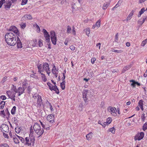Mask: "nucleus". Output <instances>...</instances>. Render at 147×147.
Returning a JSON list of instances; mask_svg holds the SVG:
<instances>
[{
    "instance_id": "dca6fc26",
    "label": "nucleus",
    "mask_w": 147,
    "mask_h": 147,
    "mask_svg": "<svg viewBox=\"0 0 147 147\" xmlns=\"http://www.w3.org/2000/svg\"><path fill=\"white\" fill-rule=\"evenodd\" d=\"M37 67L38 69V72L40 73H41V72H43L45 70L43 65L41 64L37 65Z\"/></svg>"
},
{
    "instance_id": "6e6d98bb",
    "label": "nucleus",
    "mask_w": 147,
    "mask_h": 147,
    "mask_svg": "<svg viewBox=\"0 0 147 147\" xmlns=\"http://www.w3.org/2000/svg\"><path fill=\"white\" fill-rule=\"evenodd\" d=\"M141 118L142 121H144L145 118V114L144 113H143L142 114Z\"/></svg>"
},
{
    "instance_id": "cd10ccee",
    "label": "nucleus",
    "mask_w": 147,
    "mask_h": 147,
    "mask_svg": "<svg viewBox=\"0 0 147 147\" xmlns=\"http://www.w3.org/2000/svg\"><path fill=\"white\" fill-rule=\"evenodd\" d=\"M50 126L46 124V123H45V127H43V128L45 129L46 130H49L50 129Z\"/></svg>"
},
{
    "instance_id": "c03bdc74",
    "label": "nucleus",
    "mask_w": 147,
    "mask_h": 147,
    "mask_svg": "<svg viewBox=\"0 0 147 147\" xmlns=\"http://www.w3.org/2000/svg\"><path fill=\"white\" fill-rule=\"evenodd\" d=\"M20 25L21 26V28L22 29L24 28L26 26V23H21Z\"/></svg>"
},
{
    "instance_id": "2eb2a0df",
    "label": "nucleus",
    "mask_w": 147,
    "mask_h": 147,
    "mask_svg": "<svg viewBox=\"0 0 147 147\" xmlns=\"http://www.w3.org/2000/svg\"><path fill=\"white\" fill-rule=\"evenodd\" d=\"M25 89L22 87H19L17 91L18 92V96H20L24 92Z\"/></svg>"
},
{
    "instance_id": "aec40b11",
    "label": "nucleus",
    "mask_w": 147,
    "mask_h": 147,
    "mask_svg": "<svg viewBox=\"0 0 147 147\" xmlns=\"http://www.w3.org/2000/svg\"><path fill=\"white\" fill-rule=\"evenodd\" d=\"M6 2L7 5H5V8L6 9L9 8L11 5V2L9 1H6Z\"/></svg>"
},
{
    "instance_id": "423d86ee",
    "label": "nucleus",
    "mask_w": 147,
    "mask_h": 147,
    "mask_svg": "<svg viewBox=\"0 0 147 147\" xmlns=\"http://www.w3.org/2000/svg\"><path fill=\"white\" fill-rule=\"evenodd\" d=\"M42 32L44 33V36L45 39V41L47 42H50V35L47 30L44 29L42 30Z\"/></svg>"
},
{
    "instance_id": "bb28decb",
    "label": "nucleus",
    "mask_w": 147,
    "mask_h": 147,
    "mask_svg": "<svg viewBox=\"0 0 147 147\" xmlns=\"http://www.w3.org/2000/svg\"><path fill=\"white\" fill-rule=\"evenodd\" d=\"M65 81H63L61 83L60 86L62 90H64L65 88Z\"/></svg>"
},
{
    "instance_id": "052dcab7",
    "label": "nucleus",
    "mask_w": 147,
    "mask_h": 147,
    "mask_svg": "<svg viewBox=\"0 0 147 147\" xmlns=\"http://www.w3.org/2000/svg\"><path fill=\"white\" fill-rule=\"evenodd\" d=\"M12 121H13L14 122H16V123L18 122V120H17V119L16 117H13L12 118Z\"/></svg>"
},
{
    "instance_id": "13d9d810",
    "label": "nucleus",
    "mask_w": 147,
    "mask_h": 147,
    "mask_svg": "<svg viewBox=\"0 0 147 147\" xmlns=\"http://www.w3.org/2000/svg\"><path fill=\"white\" fill-rule=\"evenodd\" d=\"M0 98L3 100H5L6 99V97L5 95H2L0 96Z\"/></svg>"
},
{
    "instance_id": "20e7f679",
    "label": "nucleus",
    "mask_w": 147,
    "mask_h": 147,
    "mask_svg": "<svg viewBox=\"0 0 147 147\" xmlns=\"http://www.w3.org/2000/svg\"><path fill=\"white\" fill-rule=\"evenodd\" d=\"M16 37L15 34L12 32H10L7 33L5 36V40H6V39L8 40L11 38H13Z\"/></svg>"
},
{
    "instance_id": "603ef678",
    "label": "nucleus",
    "mask_w": 147,
    "mask_h": 147,
    "mask_svg": "<svg viewBox=\"0 0 147 147\" xmlns=\"http://www.w3.org/2000/svg\"><path fill=\"white\" fill-rule=\"evenodd\" d=\"M27 0H22L21 3L22 5H24L26 4L27 2Z\"/></svg>"
},
{
    "instance_id": "5701e85b",
    "label": "nucleus",
    "mask_w": 147,
    "mask_h": 147,
    "mask_svg": "<svg viewBox=\"0 0 147 147\" xmlns=\"http://www.w3.org/2000/svg\"><path fill=\"white\" fill-rule=\"evenodd\" d=\"M145 11V8L144 7L142 8L139 12V14L138 15V17H140L141 15L143 14Z\"/></svg>"
},
{
    "instance_id": "ddd939ff",
    "label": "nucleus",
    "mask_w": 147,
    "mask_h": 147,
    "mask_svg": "<svg viewBox=\"0 0 147 147\" xmlns=\"http://www.w3.org/2000/svg\"><path fill=\"white\" fill-rule=\"evenodd\" d=\"M54 115L51 114L47 116V119L50 123H53L54 122Z\"/></svg>"
},
{
    "instance_id": "4468645a",
    "label": "nucleus",
    "mask_w": 147,
    "mask_h": 147,
    "mask_svg": "<svg viewBox=\"0 0 147 147\" xmlns=\"http://www.w3.org/2000/svg\"><path fill=\"white\" fill-rule=\"evenodd\" d=\"M108 109L109 110H110L111 112V114L112 115L115 116L117 115V114L115 112V111L114 109V108L112 107H109L108 108Z\"/></svg>"
},
{
    "instance_id": "5fc2aeb1",
    "label": "nucleus",
    "mask_w": 147,
    "mask_h": 147,
    "mask_svg": "<svg viewBox=\"0 0 147 147\" xmlns=\"http://www.w3.org/2000/svg\"><path fill=\"white\" fill-rule=\"evenodd\" d=\"M0 147H9V146L7 144H4L1 145Z\"/></svg>"
},
{
    "instance_id": "72a5a7b5",
    "label": "nucleus",
    "mask_w": 147,
    "mask_h": 147,
    "mask_svg": "<svg viewBox=\"0 0 147 147\" xmlns=\"http://www.w3.org/2000/svg\"><path fill=\"white\" fill-rule=\"evenodd\" d=\"M16 106H14L13 107L11 111V113L12 114L14 115L15 114V112L16 111Z\"/></svg>"
},
{
    "instance_id": "a878e982",
    "label": "nucleus",
    "mask_w": 147,
    "mask_h": 147,
    "mask_svg": "<svg viewBox=\"0 0 147 147\" xmlns=\"http://www.w3.org/2000/svg\"><path fill=\"white\" fill-rule=\"evenodd\" d=\"M17 137L18 138L19 140L23 143L24 144V143H25V139L17 135H16Z\"/></svg>"
},
{
    "instance_id": "a18cd8bd",
    "label": "nucleus",
    "mask_w": 147,
    "mask_h": 147,
    "mask_svg": "<svg viewBox=\"0 0 147 147\" xmlns=\"http://www.w3.org/2000/svg\"><path fill=\"white\" fill-rule=\"evenodd\" d=\"M85 31L86 32V34L87 36H89V35L90 33V30L89 28H88L85 30Z\"/></svg>"
},
{
    "instance_id": "7ed1b4c3",
    "label": "nucleus",
    "mask_w": 147,
    "mask_h": 147,
    "mask_svg": "<svg viewBox=\"0 0 147 147\" xmlns=\"http://www.w3.org/2000/svg\"><path fill=\"white\" fill-rule=\"evenodd\" d=\"M16 40V38L15 37L13 38L9 39L8 40L6 39V40L5 41L10 46H14L16 43L17 41Z\"/></svg>"
},
{
    "instance_id": "2f4dec72",
    "label": "nucleus",
    "mask_w": 147,
    "mask_h": 147,
    "mask_svg": "<svg viewBox=\"0 0 147 147\" xmlns=\"http://www.w3.org/2000/svg\"><path fill=\"white\" fill-rule=\"evenodd\" d=\"M67 34L71 33V28L69 26H68L67 27Z\"/></svg>"
},
{
    "instance_id": "6ab92c4d",
    "label": "nucleus",
    "mask_w": 147,
    "mask_h": 147,
    "mask_svg": "<svg viewBox=\"0 0 147 147\" xmlns=\"http://www.w3.org/2000/svg\"><path fill=\"white\" fill-rule=\"evenodd\" d=\"M92 134H93L92 132H90L88 134L86 135V137L87 140H90L92 138Z\"/></svg>"
},
{
    "instance_id": "8fccbe9b",
    "label": "nucleus",
    "mask_w": 147,
    "mask_h": 147,
    "mask_svg": "<svg viewBox=\"0 0 147 147\" xmlns=\"http://www.w3.org/2000/svg\"><path fill=\"white\" fill-rule=\"evenodd\" d=\"M5 112L6 113V115L8 117H9L10 113L8 111V108H6L5 110Z\"/></svg>"
},
{
    "instance_id": "58836bf2",
    "label": "nucleus",
    "mask_w": 147,
    "mask_h": 147,
    "mask_svg": "<svg viewBox=\"0 0 147 147\" xmlns=\"http://www.w3.org/2000/svg\"><path fill=\"white\" fill-rule=\"evenodd\" d=\"M143 130L145 131L147 129V122L145 123L143 126Z\"/></svg>"
},
{
    "instance_id": "69168bd1",
    "label": "nucleus",
    "mask_w": 147,
    "mask_h": 147,
    "mask_svg": "<svg viewBox=\"0 0 147 147\" xmlns=\"http://www.w3.org/2000/svg\"><path fill=\"white\" fill-rule=\"evenodd\" d=\"M31 88L30 86H28V87L27 88V90L28 91V92L29 93H30V91H31Z\"/></svg>"
},
{
    "instance_id": "774afa93",
    "label": "nucleus",
    "mask_w": 147,
    "mask_h": 147,
    "mask_svg": "<svg viewBox=\"0 0 147 147\" xmlns=\"http://www.w3.org/2000/svg\"><path fill=\"white\" fill-rule=\"evenodd\" d=\"M146 20H147V16L143 18L142 24H143Z\"/></svg>"
},
{
    "instance_id": "c9c22d12",
    "label": "nucleus",
    "mask_w": 147,
    "mask_h": 147,
    "mask_svg": "<svg viewBox=\"0 0 147 147\" xmlns=\"http://www.w3.org/2000/svg\"><path fill=\"white\" fill-rule=\"evenodd\" d=\"M20 128L21 127H18L15 128V131L16 133L18 134L20 132L21 130Z\"/></svg>"
},
{
    "instance_id": "680f3d73",
    "label": "nucleus",
    "mask_w": 147,
    "mask_h": 147,
    "mask_svg": "<svg viewBox=\"0 0 147 147\" xmlns=\"http://www.w3.org/2000/svg\"><path fill=\"white\" fill-rule=\"evenodd\" d=\"M1 115H3V117H5L6 116V115L4 113V110H3L1 111Z\"/></svg>"
},
{
    "instance_id": "bf43d9fd",
    "label": "nucleus",
    "mask_w": 147,
    "mask_h": 147,
    "mask_svg": "<svg viewBox=\"0 0 147 147\" xmlns=\"http://www.w3.org/2000/svg\"><path fill=\"white\" fill-rule=\"evenodd\" d=\"M47 85L49 86V89L50 90V88H52V87L53 86V85L50 83L49 82H48L47 83Z\"/></svg>"
},
{
    "instance_id": "6e6552de",
    "label": "nucleus",
    "mask_w": 147,
    "mask_h": 147,
    "mask_svg": "<svg viewBox=\"0 0 147 147\" xmlns=\"http://www.w3.org/2000/svg\"><path fill=\"white\" fill-rule=\"evenodd\" d=\"M144 136V133L143 132H141L140 134H137L136 135L135 137V140H140L143 139Z\"/></svg>"
},
{
    "instance_id": "338daca9",
    "label": "nucleus",
    "mask_w": 147,
    "mask_h": 147,
    "mask_svg": "<svg viewBox=\"0 0 147 147\" xmlns=\"http://www.w3.org/2000/svg\"><path fill=\"white\" fill-rule=\"evenodd\" d=\"M50 90L51 91L53 90L55 91L56 90V88L55 87V85L54 86H53L52 87V88H50Z\"/></svg>"
},
{
    "instance_id": "a19ab883",
    "label": "nucleus",
    "mask_w": 147,
    "mask_h": 147,
    "mask_svg": "<svg viewBox=\"0 0 147 147\" xmlns=\"http://www.w3.org/2000/svg\"><path fill=\"white\" fill-rule=\"evenodd\" d=\"M28 85V83L26 81H24L23 83L22 84V88L25 89L26 88V86Z\"/></svg>"
},
{
    "instance_id": "09e8293b",
    "label": "nucleus",
    "mask_w": 147,
    "mask_h": 147,
    "mask_svg": "<svg viewBox=\"0 0 147 147\" xmlns=\"http://www.w3.org/2000/svg\"><path fill=\"white\" fill-rule=\"evenodd\" d=\"M110 131L112 133L114 134L115 132V129L114 127H113L110 129Z\"/></svg>"
},
{
    "instance_id": "f257e3e1",
    "label": "nucleus",
    "mask_w": 147,
    "mask_h": 147,
    "mask_svg": "<svg viewBox=\"0 0 147 147\" xmlns=\"http://www.w3.org/2000/svg\"><path fill=\"white\" fill-rule=\"evenodd\" d=\"M34 137L32 134H30L29 137H26L25 138L24 145L30 146H33L35 141Z\"/></svg>"
},
{
    "instance_id": "ea45409f",
    "label": "nucleus",
    "mask_w": 147,
    "mask_h": 147,
    "mask_svg": "<svg viewBox=\"0 0 147 147\" xmlns=\"http://www.w3.org/2000/svg\"><path fill=\"white\" fill-rule=\"evenodd\" d=\"M130 67L129 66H126L124 67L123 69L122 72L124 73L126 70L129 69Z\"/></svg>"
},
{
    "instance_id": "7c9ffc66",
    "label": "nucleus",
    "mask_w": 147,
    "mask_h": 147,
    "mask_svg": "<svg viewBox=\"0 0 147 147\" xmlns=\"http://www.w3.org/2000/svg\"><path fill=\"white\" fill-rule=\"evenodd\" d=\"M5 102L4 101H2L0 103V109H2L4 107Z\"/></svg>"
},
{
    "instance_id": "c85d7f7f",
    "label": "nucleus",
    "mask_w": 147,
    "mask_h": 147,
    "mask_svg": "<svg viewBox=\"0 0 147 147\" xmlns=\"http://www.w3.org/2000/svg\"><path fill=\"white\" fill-rule=\"evenodd\" d=\"M41 74L42 75L41 77L43 81L44 82H46L47 80V79L45 75L42 73H41Z\"/></svg>"
},
{
    "instance_id": "4d7b16f0",
    "label": "nucleus",
    "mask_w": 147,
    "mask_h": 147,
    "mask_svg": "<svg viewBox=\"0 0 147 147\" xmlns=\"http://www.w3.org/2000/svg\"><path fill=\"white\" fill-rule=\"evenodd\" d=\"M38 42V45L40 47H41L43 45V43L42 42V40H39Z\"/></svg>"
},
{
    "instance_id": "49530a36",
    "label": "nucleus",
    "mask_w": 147,
    "mask_h": 147,
    "mask_svg": "<svg viewBox=\"0 0 147 147\" xmlns=\"http://www.w3.org/2000/svg\"><path fill=\"white\" fill-rule=\"evenodd\" d=\"M133 16L132 13H130L129 14V15L128 16H127L126 20L127 21L129 20L131 18L132 16Z\"/></svg>"
},
{
    "instance_id": "e2e57ef3",
    "label": "nucleus",
    "mask_w": 147,
    "mask_h": 147,
    "mask_svg": "<svg viewBox=\"0 0 147 147\" xmlns=\"http://www.w3.org/2000/svg\"><path fill=\"white\" fill-rule=\"evenodd\" d=\"M96 60V59L95 58H92L91 60V62L92 64H94V62Z\"/></svg>"
},
{
    "instance_id": "9d476101",
    "label": "nucleus",
    "mask_w": 147,
    "mask_h": 147,
    "mask_svg": "<svg viewBox=\"0 0 147 147\" xmlns=\"http://www.w3.org/2000/svg\"><path fill=\"white\" fill-rule=\"evenodd\" d=\"M88 93V90H84L82 93L83 98L86 103L88 102V98H87V95Z\"/></svg>"
},
{
    "instance_id": "f8f14e48",
    "label": "nucleus",
    "mask_w": 147,
    "mask_h": 147,
    "mask_svg": "<svg viewBox=\"0 0 147 147\" xmlns=\"http://www.w3.org/2000/svg\"><path fill=\"white\" fill-rule=\"evenodd\" d=\"M9 30L11 31L12 32L16 34H18L19 32L18 30L16 27L15 26H11L9 29Z\"/></svg>"
},
{
    "instance_id": "393cba45",
    "label": "nucleus",
    "mask_w": 147,
    "mask_h": 147,
    "mask_svg": "<svg viewBox=\"0 0 147 147\" xmlns=\"http://www.w3.org/2000/svg\"><path fill=\"white\" fill-rule=\"evenodd\" d=\"M51 38L53 44L54 45H56L57 42V37H55L54 38Z\"/></svg>"
},
{
    "instance_id": "1a4fd4ad",
    "label": "nucleus",
    "mask_w": 147,
    "mask_h": 147,
    "mask_svg": "<svg viewBox=\"0 0 147 147\" xmlns=\"http://www.w3.org/2000/svg\"><path fill=\"white\" fill-rule=\"evenodd\" d=\"M43 65L45 70L46 71L47 73L48 74L49 76L50 70L49 69V64L47 63L46 62L44 63Z\"/></svg>"
},
{
    "instance_id": "3c124183",
    "label": "nucleus",
    "mask_w": 147,
    "mask_h": 147,
    "mask_svg": "<svg viewBox=\"0 0 147 147\" xmlns=\"http://www.w3.org/2000/svg\"><path fill=\"white\" fill-rule=\"evenodd\" d=\"M33 127L32 126H31L30 128V134H32L33 135V133H34V131L33 129Z\"/></svg>"
},
{
    "instance_id": "412c9836",
    "label": "nucleus",
    "mask_w": 147,
    "mask_h": 147,
    "mask_svg": "<svg viewBox=\"0 0 147 147\" xmlns=\"http://www.w3.org/2000/svg\"><path fill=\"white\" fill-rule=\"evenodd\" d=\"M143 101L142 100H139V102H138V105L140 106V108L141 109L142 111H143L144 110V108H143Z\"/></svg>"
},
{
    "instance_id": "c756f323",
    "label": "nucleus",
    "mask_w": 147,
    "mask_h": 147,
    "mask_svg": "<svg viewBox=\"0 0 147 147\" xmlns=\"http://www.w3.org/2000/svg\"><path fill=\"white\" fill-rule=\"evenodd\" d=\"M34 27L36 28L38 31V32H39L40 31V29L39 26H38L37 24L35 23L33 25Z\"/></svg>"
},
{
    "instance_id": "f03ea898",
    "label": "nucleus",
    "mask_w": 147,
    "mask_h": 147,
    "mask_svg": "<svg viewBox=\"0 0 147 147\" xmlns=\"http://www.w3.org/2000/svg\"><path fill=\"white\" fill-rule=\"evenodd\" d=\"M33 128L36 133L39 135L38 137V138L43 133L44 131L43 129H41L40 125L37 123H34L33 126Z\"/></svg>"
},
{
    "instance_id": "f3484780",
    "label": "nucleus",
    "mask_w": 147,
    "mask_h": 147,
    "mask_svg": "<svg viewBox=\"0 0 147 147\" xmlns=\"http://www.w3.org/2000/svg\"><path fill=\"white\" fill-rule=\"evenodd\" d=\"M130 82H132V83L131 84V85L134 87H136V85H137L138 86H140V83L136 82L134 80H131L130 81Z\"/></svg>"
},
{
    "instance_id": "a211bd4d",
    "label": "nucleus",
    "mask_w": 147,
    "mask_h": 147,
    "mask_svg": "<svg viewBox=\"0 0 147 147\" xmlns=\"http://www.w3.org/2000/svg\"><path fill=\"white\" fill-rule=\"evenodd\" d=\"M17 41V45L18 48H21L22 47V43L19 38L18 37Z\"/></svg>"
},
{
    "instance_id": "473e14b6",
    "label": "nucleus",
    "mask_w": 147,
    "mask_h": 147,
    "mask_svg": "<svg viewBox=\"0 0 147 147\" xmlns=\"http://www.w3.org/2000/svg\"><path fill=\"white\" fill-rule=\"evenodd\" d=\"M100 20H99L97 21L95 24V26L96 27H97L98 28L100 27Z\"/></svg>"
},
{
    "instance_id": "4c0bfd02",
    "label": "nucleus",
    "mask_w": 147,
    "mask_h": 147,
    "mask_svg": "<svg viewBox=\"0 0 147 147\" xmlns=\"http://www.w3.org/2000/svg\"><path fill=\"white\" fill-rule=\"evenodd\" d=\"M57 70L55 66V65H54L53 68L52 69V72L53 74H56V73Z\"/></svg>"
},
{
    "instance_id": "37998d69",
    "label": "nucleus",
    "mask_w": 147,
    "mask_h": 147,
    "mask_svg": "<svg viewBox=\"0 0 147 147\" xmlns=\"http://www.w3.org/2000/svg\"><path fill=\"white\" fill-rule=\"evenodd\" d=\"M111 51L113 52L117 53H121L123 52V51L121 50H118L115 49H113Z\"/></svg>"
},
{
    "instance_id": "b1692460",
    "label": "nucleus",
    "mask_w": 147,
    "mask_h": 147,
    "mask_svg": "<svg viewBox=\"0 0 147 147\" xmlns=\"http://www.w3.org/2000/svg\"><path fill=\"white\" fill-rule=\"evenodd\" d=\"M51 38L56 37V35L55 32L52 31L50 32Z\"/></svg>"
},
{
    "instance_id": "864d4df0",
    "label": "nucleus",
    "mask_w": 147,
    "mask_h": 147,
    "mask_svg": "<svg viewBox=\"0 0 147 147\" xmlns=\"http://www.w3.org/2000/svg\"><path fill=\"white\" fill-rule=\"evenodd\" d=\"M75 27L74 26H73L72 27V32L73 34L74 35H76V32L75 31Z\"/></svg>"
},
{
    "instance_id": "39448f33",
    "label": "nucleus",
    "mask_w": 147,
    "mask_h": 147,
    "mask_svg": "<svg viewBox=\"0 0 147 147\" xmlns=\"http://www.w3.org/2000/svg\"><path fill=\"white\" fill-rule=\"evenodd\" d=\"M6 93L9 98H11L14 101L15 100V95L16 94V93H14V92L13 91H7Z\"/></svg>"
},
{
    "instance_id": "79ce46f5",
    "label": "nucleus",
    "mask_w": 147,
    "mask_h": 147,
    "mask_svg": "<svg viewBox=\"0 0 147 147\" xmlns=\"http://www.w3.org/2000/svg\"><path fill=\"white\" fill-rule=\"evenodd\" d=\"M11 88L16 93L18 92L17 90L16 89V86H14V85H12Z\"/></svg>"
},
{
    "instance_id": "4be33fe9",
    "label": "nucleus",
    "mask_w": 147,
    "mask_h": 147,
    "mask_svg": "<svg viewBox=\"0 0 147 147\" xmlns=\"http://www.w3.org/2000/svg\"><path fill=\"white\" fill-rule=\"evenodd\" d=\"M24 18L25 20H31L32 19V17L30 15L26 14L23 18Z\"/></svg>"
},
{
    "instance_id": "0e129e2a",
    "label": "nucleus",
    "mask_w": 147,
    "mask_h": 147,
    "mask_svg": "<svg viewBox=\"0 0 147 147\" xmlns=\"http://www.w3.org/2000/svg\"><path fill=\"white\" fill-rule=\"evenodd\" d=\"M48 104H49V106H50V109L51 110V111H53V108L52 107V105H51V104L49 102H48Z\"/></svg>"
},
{
    "instance_id": "0eeeda50",
    "label": "nucleus",
    "mask_w": 147,
    "mask_h": 147,
    "mask_svg": "<svg viewBox=\"0 0 147 147\" xmlns=\"http://www.w3.org/2000/svg\"><path fill=\"white\" fill-rule=\"evenodd\" d=\"M2 131L6 132L9 131V127L8 125L5 124H3L0 127Z\"/></svg>"
},
{
    "instance_id": "9b49d317",
    "label": "nucleus",
    "mask_w": 147,
    "mask_h": 147,
    "mask_svg": "<svg viewBox=\"0 0 147 147\" xmlns=\"http://www.w3.org/2000/svg\"><path fill=\"white\" fill-rule=\"evenodd\" d=\"M42 100L41 96L40 95H38V98H37V107H41L42 103Z\"/></svg>"
},
{
    "instance_id": "de8ad7c7",
    "label": "nucleus",
    "mask_w": 147,
    "mask_h": 147,
    "mask_svg": "<svg viewBox=\"0 0 147 147\" xmlns=\"http://www.w3.org/2000/svg\"><path fill=\"white\" fill-rule=\"evenodd\" d=\"M111 121V117H108L107 120V123L109 124H110Z\"/></svg>"
},
{
    "instance_id": "e433bc0d",
    "label": "nucleus",
    "mask_w": 147,
    "mask_h": 147,
    "mask_svg": "<svg viewBox=\"0 0 147 147\" xmlns=\"http://www.w3.org/2000/svg\"><path fill=\"white\" fill-rule=\"evenodd\" d=\"M18 139L19 138L18 137L17 138L16 137H14L13 138V140L14 141V142L15 143L18 144L19 143V142Z\"/></svg>"
},
{
    "instance_id": "f704fd0d",
    "label": "nucleus",
    "mask_w": 147,
    "mask_h": 147,
    "mask_svg": "<svg viewBox=\"0 0 147 147\" xmlns=\"http://www.w3.org/2000/svg\"><path fill=\"white\" fill-rule=\"evenodd\" d=\"M109 5V4L108 3H104L103 5L102 9H106Z\"/></svg>"
}]
</instances>
